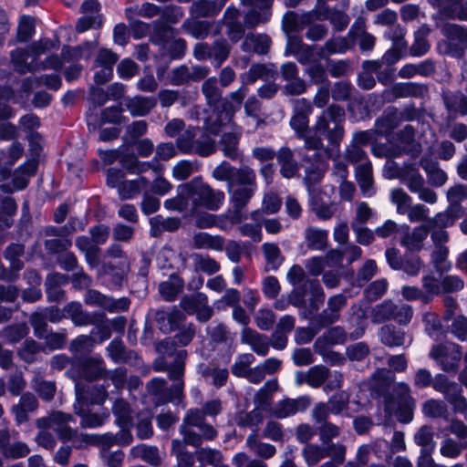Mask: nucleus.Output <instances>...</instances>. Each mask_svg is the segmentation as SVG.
Instances as JSON below:
<instances>
[{
	"instance_id": "19",
	"label": "nucleus",
	"mask_w": 467,
	"mask_h": 467,
	"mask_svg": "<svg viewBox=\"0 0 467 467\" xmlns=\"http://www.w3.org/2000/svg\"><path fill=\"white\" fill-rule=\"evenodd\" d=\"M211 69L206 65H181L172 68L170 72V82L174 86L188 85L191 82H200L206 78Z\"/></svg>"
},
{
	"instance_id": "9",
	"label": "nucleus",
	"mask_w": 467,
	"mask_h": 467,
	"mask_svg": "<svg viewBox=\"0 0 467 467\" xmlns=\"http://www.w3.org/2000/svg\"><path fill=\"white\" fill-rule=\"evenodd\" d=\"M290 294L293 306L299 309L301 318H310L325 301V293L317 279H306L294 286Z\"/></svg>"
},
{
	"instance_id": "43",
	"label": "nucleus",
	"mask_w": 467,
	"mask_h": 467,
	"mask_svg": "<svg viewBox=\"0 0 467 467\" xmlns=\"http://www.w3.org/2000/svg\"><path fill=\"white\" fill-rule=\"evenodd\" d=\"M416 130L406 125L395 134L397 142L407 150V155L417 158L421 152V145L415 140Z\"/></svg>"
},
{
	"instance_id": "7",
	"label": "nucleus",
	"mask_w": 467,
	"mask_h": 467,
	"mask_svg": "<svg viewBox=\"0 0 467 467\" xmlns=\"http://www.w3.org/2000/svg\"><path fill=\"white\" fill-rule=\"evenodd\" d=\"M177 347L171 337L156 343L155 349L160 356L152 363L154 371L167 372L169 379L184 377L188 352L185 349H177Z\"/></svg>"
},
{
	"instance_id": "16",
	"label": "nucleus",
	"mask_w": 467,
	"mask_h": 467,
	"mask_svg": "<svg viewBox=\"0 0 467 467\" xmlns=\"http://www.w3.org/2000/svg\"><path fill=\"white\" fill-rule=\"evenodd\" d=\"M432 388L441 393L454 412L464 413L467 410V400L462 395L461 384L451 381L444 374H437L434 377Z\"/></svg>"
},
{
	"instance_id": "29",
	"label": "nucleus",
	"mask_w": 467,
	"mask_h": 467,
	"mask_svg": "<svg viewBox=\"0 0 467 467\" xmlns=\"http://www.w3.org/2000/svg\"><path fill=\"white\" fill-rule=\"evenodd\" d=\"M276 161L279 165V172L285 179H292L299 175V163L296 160L295 152L287 146L281 147L276 151Z\"/></svg>"
},
{
	"instance_id": "57",
	"label": "nucleus",
	"mask_w": 467,
	"mask_h": 467,
	"mask_svg": "<svg viewBox=\"0 0 467 467\" xmlns=\"http://www.w3.org/2000/svg\"><path fill=\"white\" fill-rule=\"evenodd\" d=\"M183 439L173 440L171 441V453L176 456L177 467H192L194 464L195 454L186 450V445H192L189 443L185 436Z\"/></svg>"
},
{
	"instance_id": "6",
	"label": "nucleus",
	"mask_w": 467,
	"mask_h": 467,
	"mask_svg": "<svg viewBox=\"0 0 467 467\" xmlns=\"http://www.w3.org/2000/svg\"><path fill=\"white\" fill-rule=\"evenodd\" d=\"M301 16L294 11L286 12L282 19V29L285 35V47L284 55L294 57L300 65L308 63L314 57L315 45H308L303 41L302 36L296 33L303 30Z\"/></svg>"
},
{
	"instance_id": "1",
	"label": "nucleus",
	"mask_w": 467,
	"mask_h": 467,
	"mask_svg": "<svg viewBox=\"0 0 467 467\" xmlns=\"http://www.w3.org/2000/svg\"><path fill=\"white\" fill-rule=\"evenodd\" d=\"M73 418L68 413L53 411L49 416L40 418L36 420L37 428L42 431L36 438L37 444L47 450H52L56 445V440L48 430L57 432L59 439L64 441H72L76 447L85 445H98L100 448V458L108 467H117V451L111 448L117 444V435L112 433L87 434L78 433L68 424Z\"/></svg>"
},
{
	"instance_id": "2",
	"label": "nucleus",
	"mask_w": 467,
	"mask_h": 467,
	"mask_svg": "<svg viewBox=\"0 0 467 467\" xmlns=\"http://www.w3.org/2000/svg\"><path fill=\"white\" fill-rule=\"evenodd\" d=\"M213 177L227 182L229 199L233 205L234 219L241 221V212L246 207L257 190L255 171L248 165L235 168L223 161L214 168Z\"/></svg>"
},
{
	"instance_id": "46",
	"label": "nucleus",
	"mask_w": 467,
	"mask_h": 467,
	"mask_svg": "<svg viewBox=\"0 0 467 467\" xmlns=\"http://www.w3.org/2000/svg\"><path fill=\"white\" fill-rule=\"evenodd\" d=\"M152 32L150 40L152 44L161 47H166L170 41L175 36L176 29L167 25L162 20H154L151 24Z\"/></svg>"
},
{
	"instance_id": "50",
	"label": "nucleus",
	"mask_w": 467,
	"mask_h": 467,
	"mask_svg": "<svg viewBox=\"0 0 467 467\" xmlns=\"http://www.w3.org/2000/svg\"><path fill=\"white\" fill-rule=\"evenodd\" d=\"M213 112L204 121V129L212 135H218L222 128L229 123L233 116L223 110L222 108H212Z\"/></svg>"
},
{
	"instance_id": "47",
	"label": "nucleus",
	"mask_w": 467,
	"mask_h": 467,
	"mask_svg": "<svg viewBox=\"0 0 467 467\" xmlns=\"http://www.w3.org/2000/svg\"><path fill=\"white\" fill-rule=\"evenodd\" d=\"M428 236V227L424 223L419 225L411 232H407L400 241V244L409 251H420L423 248V242Z\"/></svg>"
},
{
	"instance_id": "54",
	"label": "nucleus",
	"mask_w": 467,
	"mask_h": 467,
	"mask_svg": "<svg viewBox=\"0 0 467 467\" xmlns=\"http://www.w3.org/2000/svg\"><path fill=\"white\" fill-rule=\"evenodd\" d=\"M239 140V135L234 132H225L221 136L218 146L226 158L236 161L242 156V151L238 147Z\"/></svg>"
},
{
	"instance_id": "12",
	"label": "nucleus",
	"mask_w": 467,
	"mask_h": 467,
	"mask_svg": "<svg viewBox=\"0 0 467 467\" xmlns=\"http://www.w3.org/2000/svg\"><path fill=\"white\" fill-rule=\"evenodd\" d=\"M184 377L170 379L172 381L167 386L162 378H153L146 384L147 394L151 398L153 404L158 407L167 403L180 404L184 399Z\"/></svg>"
},
{
	"instance_id": "21",
	"label": "nucleus",
	"mask_w": 467,
	"mask_h": 467,
	"mask_svg": "<svg viewBox=\"0 0 467 467\" xmlns=\"http://www.w3.org/2000/svg\"><path fill=\"white\" fill-rule=\"evenodd\" d=\"M80 369L83 378L88 381L97 379H109L117 388V374L115 371L106 369L103 359L100 357H89L80 362Z\"/></svg>"
},
{
	"instance_id": "5",
	"label": "nucleus",
	"mask_w": 467,
	"mask_h": 467,
	"mask_svg": "<svg viewBox=\"0 0 467 467\" xmlns=\"http://www.w3.org/2000/svg\"><path fill=\"white\" fill-rule=\"evenodd\" d=\"M102 385H90L85 389L79 382L75 384L76 403L74 404V411L81 416L80 425L84 428H98L104 424L109 418V414L90 413L88 412L89 405L102 404L108 398L107 387Z\"/></svg>"
},
{
	"instance_id": "14",
	"label": "nucleus",
	"mask_w": 467,
	"mask_h": 467,
	"mask_svg": "<svg viewBox=\"0 0 467 467\" xmlns=\"http://www.w3.org/2000/svg\"><path fill=\"white\" fill-rule=\"evenodd\" d=\"M233 44L225 37H218L213 42H198L194 45L192 55L197 61H210L214 68H220L230 57Z\"/></svg>"
},
{
	"instance_id": "3",
	"label": "nucleus",
	"mask_w": 467,
	"mask_h": 467,
	"mask_svg": "<svg viewBox=\"0 0 467 467\" xmlns=\"http://www.w3.org/2000/svg\"><path fill=\"white\" fill-rule=\"evenodd\" d=\"M222 410V401L219 399L206 401L200 409H189L180 426V433L185 436L186 441L193 447L202 446L203 441L214 440L218 431L205 419L206 417H215Z\"/></svg>"
},
{
	"instance_id": "40",
	"label": "nucleus",
	"mask_w": 467,
	"mask_h": 467,
	"mask_svg": "<svg viewBox=\"0 0 467 467\" xmlns=\"http://www.w3.org/2000/svg\"><path fill=\"white\" fill-rule=\"evenodd\" d=\"M352 47L350 41L345 36H334L327 39L317 48V56L321 59H328L335 54H345Z\"/></svg>"
},
{
	"instance_id": "48",
	"label": "nucleus",
	"mask_w": 467,
	"mask_h": 467,
	"mask_svg": "<svg viewBox=\"0 0 467 467\" xmlns=\"http://www.w3.org/2000/svg\"><path fill=\"white\" fill-rule=\"evenodd\" d=\"M223 5L224 1L218 3L215 0H195L190 7V13L193 17H214Z\"/></svg>"
},
{
	"instance_id": "45",
	"label": "nucleus",
	"mask_w": 467,
	"mask_h": 467,
	"mask_svg": "<svg viewBox=\"0 0 467 467\" xmlns=\"http://www.w3.org/2000/svg\"><path fill=\"white\" fill-rule=\"evenodd\" d=\"M272 44L269 36L265 34L248 35L241 45L244 52H254L258 55H266Z\"/></svg>"
},
{
	"instance_id": "51",
	"label": "nucleus",
	"mask_w": 467,
	"mask_h": 467,
	"mask_svg": "<svg viewBox=\"0 0 467 467\" xmlns=\"http://www.w3.org/2000/svg\"><path fill=\"white\" fill-rule=\"evenodd\" d=\"M150 234L153 237L160 236L163 232H175L182 224V221L178 217H167L156 215L150 219Z\"/></svg>"
},
{
	"instance_id": "49",
	"label": "nucleus",
	"mask_w": 467,
	"mask_h": 467,
	"mask_svg": "<svg viewBox=\"0 0 467 467\" xmlns=\"http://www.w3.org/2000/svg\"><path fill=\"white\" fill-rule=\"evenodd\" d=\"M379 341L389 348L401 347L405 343L406 334L393 325H384L379 329Z\"/></svg>"
},
{
	"instance_id": "44",
	"label": "nucleus",
	"mask_w": 467,
	"mask_h": 467,
	"mask_svg": "<svg viewBox=\"0 0 467 467\" xmlns=\"http://www.w3.org/2000/svg\"><path fill=\"white\" fill-rule=\"evenodd\" d=\"M38 407L36 396L30 392L23 394L17 404L12 407V412L17 424L28 420V414L34 412Z\"/></svg>"
},
{
	"instance_id": "39",
	"label": "nucleus",
	"mask_w": 467,
	"mask_h": 467,
	"mask_svg": "<svg viewBox=\"0 0 467 467\" xmlns=\"http://www.w3.org/2000/svg\"><path fill=\"white\" fill-rule=\"evenodd\" d=\"M391 90L395 99H423L429 94V87L426 84L417 82L396 83Z\"/></svg>"
},
{
	"instance_id": "42",
	"label": "nucleus",
	"mask_w": 467,
	"mask_h": 467,
	"mask_svg": "<svg viewBox=\"0 0 467 467\" xmlns=\"http://www.w3.org/2000/svg\"><path fill=\"white\" fill-rule=\"evenodd\" d=\"M117 107L111 106L105 109L101 113V128L99 140L108 141L117 138Z\"/></svg>"
},
{
	"instance_id": "62",
	"label": "nucleus",
	"mask_w": 467,
	"mask_h": 467,
	"mask_svg": "<svg viewBox=\"0 0 467 467\" xmlns=\"http://www.w3.org/2000/svg\"><path fill=\"white\" fill-rule=\"evenodd\" d=\"M193 246L197 249L223 251L224 239L220 235H212L208 233L199 232L193 235Z\"/></svg>"
},
{
	"instance_id": "32",
	"label": "nucleus",
	"mask_w": 467,
	"mask_h": 467,
	"mask_svg": "<svg viewBox=\"0 0 467 467\" xmlns=\"http://www.w3.org/2000/svg\"><path fill=\"white\" fill-rule=\"evenodd\" d=\"M241 341L249 345L252 350L259 356H266L269 351L270 342L267 336L260 334L250 327L243 328Z\"/></svg>"
},
{
	"instance_id": "55",
	"label": "nucleus",
	"mask_w": 467,
	"mask_h": 467,
	"mask_svg": "<svg viewBox=\"0 0 467 467\" xmlns=\"http://www.w3.org/2000/svg\"><path fill=\"white\" fill-rule=\"evenodd\" d=\"M248 91L249 89L247 86L243 83V85L238 89L230 92L226 97H223V103L220 108L234 117V114L240 110L244 99L248 94Z\"/></svg>"
},
{
	"instance_id": "35",
	"label": "nucleus",
	"mask_w": 467,
	"mask_h": 467,
	"mask_svg": "<svg viewBox=\"0 0 467 467\" xmlns=\"http://www.w3.org/2000/svg\"><path fill=\"white\" fill-rule=\"evenodd\" d=\"M310 405L308 397H300L296 400L286 399L278 402L274 410V415L278 419L295 415L297 411H304Z\"/></svg>"
},
{
	"instance_id": "26",
	"label": "nucleus",
	"mask_w": 467,
	"mask_h": 467,
	"mask_svg": "<svg viewBox=\"0 0 467 467\" xmlns=\"http://www.w3.org/2000/svg\"><path fill=\"white\" fill-rule=\"evenodd\" d=\"M303 161L305 162V184L311 187L319 183L327 171V163L321 159L317 152L314 153L312 157L305 156Z\"/></svg>"
},
{
	"instance_id": "34",
	"label": "nucleus",
	"mask_w": 467,
	"mask_h": 467,
	"mask_svg": "<svg viewBox=\"0 0 467 467\" xmlns=\"http://www.w3.org/2000/svg\"><path fill=\"white\" fill-rule=\"evenodd\" d=\"M441 99L448 113L467 115V94L461 90L445 91L442 92Z\"/></svg>"
},
{
	"instance_id": "58",
	"label": "nucleus",
	"mask_w": 467,
	"mask_h": 467,
	"mask_svg": "<svg viewBox=\"0 0 467 467\" xmlns=\"http://www.w3.org/2000/svg\"><path fill=\"white\" fill-rule=\"evenodd\" d=\"M84 302L88 306H98L110 313H114L117 310V301L114 298L94 289H89L86 292Z\"/></svg>"
},
{
	"instance_id": "28",
	"label": "nucleus",
	"mask_w": 467,
	"mask_h": 467,
	"mask_svg": "<svg viewBox=\"0 0 467 467\" xmlns=\"http://www.w3.org/2000/svg\"><path fill=\"white\" fill-rule=\"evenodd\" d=\"M349 405V395L343 390L334 393L329 397L327 402H317L313 407L312 410L316 412L325 411L327 416L330 415H341L345 410L348 409Z\"/></svg>"
},
{
	"instance_id": "25",
	"label": "nucleus",
	"mask_w": 467,
	"mask_h": 467,
	"mask_svg": "<svg viewBox=\"0 0 467 467\" xmlns=\"http://www.w3.org/2000/svg\"><path fill=\"white\" fill-rule=\"evenodd\" d=\"M311 417L316 426V432L321 443L331 441L340 436L342 427L329 420V416L323 410L320 412L311 411Z\"/></svg>"
},
{
	"instance_id": "13",
	"label": "nucleus",
	"mask_w": 467,
	"mask_h": 467,
	"mask_svg": "<svg viewBox=\"0 0 467 467\" xmlns=\"http://www.w3.org/2000/svg\"><path fill=\"white\" fill-rule=\"evenodd\" d=\"M445 39L438 43L440 53L455 58H462L467 48V27L459 24L447 22L441 27Z\"/></svg>"
},
{
	"instance_id": "41",
	"label": "nucleus",
	"mask_w": 467,
	"mask_h": 467,
	"mask_svg": "<svg viewBox=\"0 0 467 467\" xmlns=\"http://www.w3.org/2000/svg\"><path fill=\"white\" fill-rule=\"evenodd\" d=\"M10 57L14 69L17 73L26 74L37 71L36 61H32V53L28 49V47L26 48H16L11 51Z\"/></svg>"
},
{
	"instance_id": "8",
	"label": "nucleus",
	"mask_w": 467,
	"mask_h": 467,
	"mask_svg": "<svg viewBox=\"0 0 467 467\" xmlns=\"http://www.w3.org/2000/svg\"><path fill=\"white\" fill-rule=\"evenodd\" d=\"M186 195L191 202V213L196 214L202 210L216 212L223 204L225 194L223 191L213 189L203 182L202 176H196L187 182Z\"/></svg>"
},
{
	"instance_id": "10",
	"label": "nucleus",
	"mask_w": 467,
	"mask_h": 467,
	"mask_svg": "<svg viewBox=\"0 0 467 467\" xmlns=\"http://www.w3.org/2000/svg\"><path fill=\"white\" fill-rule=\"evenodd\" d=\"M313 110L311 102L306 99L296 100L290 126L297 139L304 140L306 150H317L324 148V143L318 136H314V131L309 129V115Z\"/></svg>"
},
{
	"instance_id": "22",
	"label": "nucleus",
	"mask_w": 467,
	"mask_h": 467,
	"mask_svg": "<svg viewBox=\"0 0 467 467\" xmlns=\"http://www.w3.org/2000/svg\"><path fill=\"white\" fill-rule=\"evenodd\" d=\"M185 319V314L176 306L171 309H158L154 311L156 325L164 334H169L179 329Z\"/></svg>"
},
{
	"instance_id": "64",
	"label": "nucleus",
	"mask_w": 467,
	"mask_h": 467,
	"mask_svg": "<svg viewBox=\"0 0 467 467\" xmlns=\"http://www.w3.org/2000/svg\"><path fill=\"white\" fill-rule=\"evenodd\" d=\"M306 245L311 250H324L327 244V231L308 226L305 230Z\"/></svg>"
},
{
	"instance_id": "27",
	"label": "nucleus",
	"mask_w": 467,
	"mask_h": 467,
	"mask_svg": "<svg viewBox=\"0 0 467 467\" xmlns=\"http://www.w3.org/2000/svg\"><path fill=\"white\" fill-rule=\"evenodd\" d=\"M116 63V56L108 49H101L95 61L96 72L94 74L95 82L105 84L113 78V67Z\"/></svg>"
},
{
	"instance_id": "60",
	"label": "nucleus",
	"mask_w": 467,
	"mask_h": 467,
	"mask_svg": "<svg viewBox=\"0 0 467 467\" xmlns=\"http://www.w3.org/2000/svg\"><path fill=\"white\" fill-rule=\"evenodd\" d=\"M362 69L374 71L378 81L384 85L391 83L394 78L395 68L382 64V61L365 60L362 62Z\"/></svg>"
},
{
	"instance_id": "24",
	"label": "nucleus",
	"mask_w": 467,
	"mask_h": 467,
	"mask_svg": "<svg viewBox=\"0 0 467 467\" xmlns=\"http://www.w3.org/2000/svg\"><path fill=\"white\" fill-rule=\"evenodd\" d=\"M66 318H69L77 327H87L96 325L101 321L103 315L100 313H90L83 309L82 305L77 301H71L64 306Z\"/></svg>"
},
{
	"instance_id": "52",
	"label": "nucleus",
	"mask_w": 467,
	"mask_h": 467,
	"mask_svg": "<svg viewBox=\"0 0 467 467\" xmlns=\"http://www.w3.org/2000/svg\"><path fill=\"white\" fill-rule=\"evenodd\" d=\"M304 66H306L304 69V72L308 77L309 82L311 84L319 86H330L331 83L328 79L326 67L319 60L315 59V56L308 63L305 64Z\"/></svg>"
},
{
	"instance_id": "38",
	"label": "nucleus",
	"mask_w": 467,
	"mask_h": 467,
	"mask_svg": "<svg viewBox=\"0 0 467 467\" xmlns=\"http://www.w3.org/2000/svg\"><path fill=\"white\" fill-rule=\"evenodd\" d=\"M203 82L201 87L202 94L203 95L206 104L210 108L219 107L223 103V88L218 84L216 77H210L202 79Z\"/></svg>"
},
{
	"instance_id": "36",
	"label": "nucleus",
	"mask_w": 467,
	"mask_h": 467,
	"mask_svg": "<svg viewBox=\"0 0 467 467\" xmlns=\"http://www.w3.org/2000/svg\"><path fill=\"white\" fill-rule=\"evenodd\" d=\"M347 340V333L342 327L336 326L328 328L322 336L317 338L314 343V349L317 353H323L325 346L343 344Z\"/></svg>"
},
{
	"instance_id": "23",
	"label": "nucleus",
	"mask_w": 467,
	"mask_h": 467,
	"mask_svg": "<svg viewBox=\"0 0 467 467\" xmlns=\"http://www.w3.org/2000/svg\"><path fill=\"white\" fill-rule=\"evenodd\" d=\"M121 89L122 86L119 84V99H121L119 105V113L123 110L121 106H124L132 116H146L157 105V99L154 97L135 96L133 98H121Z\"/></svg>"
},
{
	"instance_id": "11",
	"label": "nucleus",
	"mask_w": 467,
	"mask_h": 467,
	"mask_svg": "<svg viewBox=\"0 0 467 467\" xmlns=\"http://www.w3.org/2000/svg\"><path fill=\"white\" fill-rule=\"evenodd\" d=\"M198 127H188L176 138V148L182 154H195L200 157H209L216 151V141L206 132H202Z\"/></svg>"
},
{
	"instance_id": "33",
	"label": "nucleus",
	"mask_w": 467,
	"mask_h": 467,
	"mask_svg": "<svg viewBox=\"0 0 467 467\" xmlns=\"http://www.w3.org/2000/svg\"><path fill=\"white\" fill-rule=\"evenodd\" d=\"M439 15L443 19L467 22V0H445Z\"/></svg>"
},
{
	"instance_id": "30",
	"label": "nucleus",
	"mask_w": 467,
	"mask_h": 467,
	"mask_svg": "<svg viewBox=\"0 0 467 467\" xmlns=\"http://www.w3.org/2000/svg\"><path fill=\"white\" fill-rule=\"evenodd\" d=\"M402 118L398 109L388 107L382 114L376 119L374 130L379 136H387L390 134L401 122Z\"/></svg>"
},
{
	"instance_id": "31",
	"label": "nucleus",
	"mask_w": 467,
	"mask_h": 467,
	"mask_svg": "<svg viewBox=\"0 0 467 467\" xmlns=\"http://www.w3.org/2000/svg\"><path fill=\"white\" fill-rule=\"evenodd\" d=\"M123 177L124 175L119 171V197L122 200L135 198L150 184L149 180L143 176H139L135 180H121Z\"/></svg>"
},
{
	"instance_id": "53",
	"label": "nucleus",
	"mask_w": 467,
	"mask_h": 467,
	"mask_svg": "<svg viewBox=\"0 0 467 467\" xmlns=\"http://www.w3.org/2000/svg\"><path fill=\"white\" fill-rule=\"evenodd\" d=\"M420 165L425 171L431 185L441 187L446 182L447 174L439 167L438 162L432 161L430 158L422 157Z\"/></svg>"
},
{
	"instance_id": "18",
	"label": "nucleus",
	"mask_w": 467,
	"mask_h": 467,
	"mask_svg": "<svg viewBox=\"0 0 467 467\" xmlns=\"http://www.w3.org/2000/svg\"><path fill=\"white\" fill-rule=\"evenodd\" d=\"M279 74L286 83L283 87V93L286 96H299L307 89L306 81L299 77V68L295 62L283 63Z\"/></svg>"
},
{
	"instance_id": "37",
	"label": "nucleus",
	"mask_w": 467,
	"mask_h": 467,
	"mask_svg": "<svg viewBox=\"0 0 467 467\" xmlns=\"http://www.w3.org/2000/svg\"><path fill=\"white\" fill-rule=\"evenodd\" d=\"M315 13L307 12L301 15V24L306 27L305 37L311 42L324 40L328 34V27L325 24L315 23Z\"/></svg>"
},
{
	"instance_id": "63",
	"label": "nucleus",
	"mask_w": 467,
	"mask_h": 467,
	"mask_svg": "<svg viewBox=\"0 0 467 467\" xmlns=\"http://www.w3.org/2000/svg\"><path fill=\"white\" fill-rule=\"evenodd\" d=\"M34 373L35 375L31 381L33 389L42 400L47 401L52 400L56 392L55 383L43 379L40 370H35Z\"/></svg>"
},
{
	"instance_id": "61",
	"label": "nucleus",
	"mask_w": 467,
	"mask_h": 467,
	"mask_svg": "<svg viewBox=\"0 0 467 467\" xmlns=\"http://www.w3.org/2000/svg\"><path fill=\"white\" fill-rule=\"evenodd\" d=\"M28 333L29 328L26 323H15L0 330V338L6 344L14 345L26 337Z\"/></svg>"
},
{
	"instance_id": "20",
	"label": "nucleus",
	"mask_w": 467,
	"mask_h": 467,
	"mask_svg": "<svg viewBox=\"0 0 467 467\" xmlns=\"http://www.w3.org/2000/svg\"><path fill=\"white\" fill-rule=\"evenodd\" d=\"M347 296L337 294L327 299V308L319 314H315L313 324L317 328L327 327L336 323L340 317V311L347 306Z\"/></svg>"
},
{
	"instance_id": "15",
	"label": "nucleus",
	"mask_w": 467,
	"mask_h": 467,
	"mask_svg": "<svg viewBox=\"0 0 467 467\" xmlns=\"http://www.w3.org/2000/svg\"><path fill=\"white\" fill-rule=\"evenodd\" d=\"M429 357L447 373H456L462 357V348L453 342H444L433 345Z\"/></svg>"
},
{
	"instance_id": "4",
	"label": "nucleus",
	"mask_w": 467,
	"mask_h": 467,
	"mask_svg": "<svg viewBox=\"0 0 467 467\" xmlns=\"http://www.w3.org/2000/svg\"><path fill=\"white\" fill-rule=\"evenodd\" d=\"M346 112L342 106L337 104H330L323 109L317 117L313 127L314 136H318L323 141L326 139L331 147H324L327 158L332 156L334 149L338 150L340 143L345 135Z\"/></svg>"
},
{
	"instance_id": "56",
	"label": "nucleus",
	"mask_w": 467,
	"mask_h": 467,
	"mask_svg": "<svg viewBox=\"0 0 467 467\" xmlns=\"http://www.w3.org/2000/svg\"><path fill=\"white\" fill-rule=\"evenodd\" d=\"M183 287V280L178 275L171 274L167 281L159 285V292L165 301L172 302L182 292Z\"/></svg>"
},
{
	"instance_id": "17",
	"label": "nucleus",
	"mask_w": 467,
	"mask_h": 467,
	"mask_svg": "<svg viewBox=\"0 0 467 467\" xmlns=\"http://www.w3.org/2000/svg\"><path fill=\"white\" fill-rule=\"evenodd\" d=\"M180 306L183 313L195 315L199 322L205 323L213 316V308L208 305L207 296L201 292L183 296Z\"/></svg>"
},
{
	"instance_id": "59",
	"label": "nucleus",
	"mask_w": 467,
	"mask_h": 467,
	"mask_svg": "<svg viewBox=\"0 0 467 467\" xmlns=\"http://www.w3.org/2000/svg\"><path fill=\"white\" fill-rule=\"evenodd\" d=\"M323 18L328 20L333 26L336 32H341L347 28L349 24V16L343 11L336 8H330L327 5H323L320 8Z\"/></svg>"
}]
</instances>
